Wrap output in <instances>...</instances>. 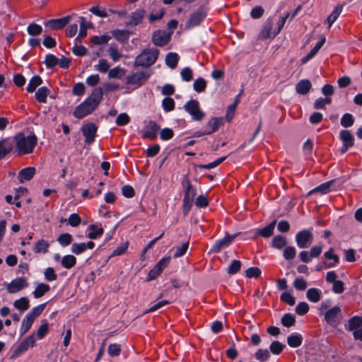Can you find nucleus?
<instances>
[{
	"instance_id": "f257e3e1",
	"label": "nucleus",
	"mask_w": 362,
	"mask_h": 362,
	"mask_svg": "<svg viewBox=\"0 0 362 362\" xmlns=\"http://www.w3.org/2000/svg\"><path fill=\"white\" fill-rule=\"evenodd\" d=\"M102 97V88H95L90 96L76 107L74 112V117L78 119H81L91 113L100 103Z\"/></svg>"
},
{
	"instance_id": "f03ea898",
	"label": "nucleus",
	"mask_w": 362,
	"mask_h": 362,
	"mask_svg": "<svg viewBox=\"0 0 362 362\" xmlns=\"http://www.w3.org/2000/svg\"><path fill=\"white\" fill-rule=\"evenodd\" d=\"M14 146L18 155L30 154L37 144V138L34 134L26 135L19 132L13 136Z\"/></svg>"
},
{
	"instance_id": "7ed1b4c3",
	"label": "nucleus",
	"mask_w": 362,
	"mask_h": 362,
	"mask_svg": "<svg viewBox=\"0 0 362 362\" xmlns=\"http://www.w3.org/2000/svg\"><path fill=\"white\" fill-rule=\"evenodd\" d=\"M289 13H286L278 21H276L274 16L269 17L263 25L259 33V37L262 39L275 37L284 28Z\"/></svg>"
},
{
	"instance_id": "20e7f679",
	"label": "nucleus",
	"mask_w": 362,
	"mask_h": 362,
	"mask_svg": "<svg viewBox=\"0 0 362 362\" xmlns=\"http://www.w3.org/2000/svg\"><path fill=\"white\" fill-rule=\"evenodd\" d=\"M158 55L157 49H146L139 54L134 62L136 66H148L153 64Z\"/></svg>"
},
{
	"instance_id": "39448f33",
	"label": "nucleus",
	"mask_w": 362,
	"mask_h": 362,
	"mask_svg": "<svg viewBox=\"0 0 362 362\" xmlns=\"http://www.w3.org/2000/svg\"><path fill=\"white\" fill-rule=\"evenodd\" d=\"M184 109L194 121H201L205 117V113L201 109L199 103L197 100H190L187 102L184 105Z\"/></svg>"
},
{
	"instance_id": "423d86ee",
	"label": "nucleus",
	"mask_w": 362,
	"mask_h": 362,
	"mask_svg": "<svg viewBox=\"0 0 362 362\" xmlns=\"http://www.w3.org/2000/svg\"><path fill=\"white\" fill-rule=\"evenodd\" d=\"M151 74L148 71L132 73L127 77L126 83L132 86L134 88H138L146 83Z\"/></svg>"
},
{
	"instance_id": "0eeeda50",
	"label": "nucleus",
	"mask_w": 362,
	"mask_h": 362,
	"mask_svg": "<svg viewBox=\"0 0 362 362\" xmlns=\"http://www.w3.org/2000/svg\"><path fill=\"white\" fill-rule=\"evenodd\" d=\"M312 229H305L298 232L295 239L299 248H308L313 241V234Z\"/></svg>"
},
{
	"instance_id": "6e6552de",
	"label": "nucleus",
	"mask_w": 362,
	"mask_h": 362,
	"mask_svg": "<svg viewBox=\"0 0 362 362\" xmlns=\"http://www.w3.org/2000/svg\"><path fill=\"white\" fill-rule=\"evenodd\" d=\"M170 262V257H164L151 269L148 274L147 281H150L156 279L169 264Z\"/></svg>"
},
{
	"instance_id": "1a4fd4ad",
	"label": "nucleus",
	"mask_w": 362,
	"mask_h": 362,
	"mask_svg": "<svg viewBox=\"0 0 362 362\" xmlns=\"http://www.w3.org/2000/svg\"><path fill=\"white\" fill-rule=\"evenodd\" d=\"M28 282L25 277H18L6 284V290L9 293H16L27 288Z\"/></svg>"
},
{
	"instance_id": "9d476101",
	"label": "nucleus",
	"mask_w": 362,
	"mask_h": 362,
	"mask_svg": "<svg viewBox=\"0 0 362 362\" xmlns=\"http://www.w3.org/2000/svg\"><path fill=\"white\" fill-rule=\"evenodd\" d=\"M35 341L36 339L34 333L27 337L21 341V343L15 350L13 353V357H18L26 351L29 348L33 347L35 346Z\"/></svg>"
},
{
	"instance_id": "9b49d317",
	"label": "nucleus",
	"mask_w": 362,
	"mask_h": 362,
	"mask_svg": "<svg viewBox=\"0 0 362 362\" xmlns=\"http://www.w3.org/2000/svg\"><path fill=\"white\" fill-rule=\"evenodd\" d=\"M160 127L154 122H148L143 129V137L153 140L157 137Z\"/></svg>"
},
{
	"instance_id": "f8f14e48",
	"label": "nucleus",
	"mask_w": 362,
	"mask_h": 362,
	"mask_svg": "<svg viewBox=\"0 0 362 362\" xmlns=\"http://www.w3.org/2000/svg\"><path fill=\"white\" fill-rule=\"evenodd\" d=\"M206 16L205 11L203 8H199L190 16L186 24L187 28H191L197 26L205 18Z\"/></svg>"
},
{
	"instance_id": "ddd939ff",
	"label": "nucleus",
	"mask_w": 362,
	"mask_h": 362,
	"mask_svg": "<svg viewBox=\"0 0 362 362\" xmlns=\"http://www.w3.org/2000/svg\"><path fill=\"white\" fill-rule=\"evenodd\" d=\"M82 132L86 137V141L88 144L92 143L95 137L97 127L93 123H88L82 127Z\"/></svg>"
},
{
	"instance_id": "4468645a",
	"label": "nucleus",
	"mask_w": 362,
	"mask_h": 362,
	"mask_svg": "<svg viewBox=\"0 0 362 362\" xmlns=\"http://www.w3.org/2000/svg\"><path fill=\"white\" fill-rule=\"evenodd\" d=\"M341 140L343 142V147L341 148V153H344L349 147H351L354 143V138L348 130H341L339 134Z\"/></svg>"
},
{
	"instance_id": "2eb2a0df",
	"label": "nucleus",
	"mask_w": 362,
	"mask_h": 362,
	"mask_svg": "<svg viewBox=\"0 0 362 362\" xmlns=\"http://www.w3.org/2000/svg\"><path fill=\"white\" fill-rule=\"evenodd\" d=\"M341 309L338 306L333 307L325 313V318L327 322L331 325H335L339 319Z\"/></svg>"
},
{
	"instance_id": "dca6fc26",
	"label": "nucleus",
	"mask_w": 362,
	"mask_h": 362,
	"mask_svg": "<svg viewBox=\"0 0 362 362\" xmlns=\"http://www.w3.org/2000/svg\"><path fill=\"white\" fill-rule=\"evenodd\" d=\"M170 35L165 31L158 30L153 35V42L157 46L165 45L170 40Z\"/></svg>"
},
{
	"instance_id": "f3484780",
	"label": "nucleus",
	"mask_w": 362,
	"mask_h": 362,
	"mask_svg": "<svg viewBox=\"0 0 362 362\" xmlns=\"http://www.w3.org/2000/svg\"><path fill=\"white\" fill-rule=\"evenodd\" d=\"M95 247V243L93 241L88 243H73L71 245V251L75 255H81L86 250H92Z\"/></svg>"
},
{
	"instance_id": "a211bd4d",
	"label": "nucleus",
	"mask_w": 362,
	"mask_h": 362,
	"mask_svg": "<svg viewBox=\"0 0 362 362\" xmlns=\"http://www.w3.org/2000/svg\"><path fill=\"white\" fill-rule=\"evenodd\" d=\"M87 237L91 240L97 239L102 236L104 233L103 228L100 224L95 223L88 226L87 228Z\"/></svg>"
},
{
	"instance_id": "6ab92c4d",
	"label": "nucleus",
	"mask_w": 362,
	"mask_h": 362,
	"mask_svg": "<svg viewBox=\"0 0 362 362\" xmlns=\"http://www.w3.org/2000/svg\"><path fill=\"white\" fill-rule=\"evenodd\" d=\"M221 125H223L222 117H213L210 119L206 124L205 134H211L216 132Z\"/></svg>"
},
{
	"instance_id": "aec40b11",
	"label": "nucleus",
	"mask_w": 362,
	"mask_h": 362,
	"mask_svg": "<svg viewBox=\"0 0 362 362\" xmlns=\"http://www.w3.org/2000/svg\"><path fill=\"white\" fill-rule=\"evenodd\" d=\"M35 168L33 167H28L22 169L18 175V179L21 183L30 180L35 174Z\"/></svg>"
},
{
	"instance_id": "412c9836",
	"label": "nucleus",
	"mask_w": 362,
	"mask_h": 362,
	"mask_svg": "<svg viewBox=\"0 0 362 362\" xmlns=\"http://www.w3.org/2000/svg\"><path fill=\"white\" fill-rule=\"evenodd\" d=\"M69 17L50 20L46 23V25L52 30H59L64 28L69 23Z\"/></svg>"
},
{
	"instance_id": "4be33fe9",
	"label": "nucleus",
	"mask_w": 362,
	"mask_h": 362,
	"mask_svg": "<svg viewBox=\"0 0 362 362\" xmlns=\"http://www.w3.org/2000/svg\"><path fill=\"white\" fill-rule=\"evenodd\" d=\"M233 238L231 236H226L223 238L218 240L212 246L211 251L213 252H220L221 249L226 247L230 245V243L232 242Z\"/></svg>"
},
{
	"instance_id": "5701e85b",
	"label": "nucleus",
	"mask_w": 362,
	"mask_h": 362,
	"mask_svg": "<svg viewBox=\"0 0 362 362\" xmlns=\"http://www.w3.org/2000/svg\"><path fill=\"white\" fill-rule=\"evenodd\" d=\"M325 42V38L322 37L319 42H317L315 46L310 51V52L301 59L302 64H306L311 59H313L317 53L319 49L322 47Z\"/></svg>"
},
{
	"instance_id": "b1692460",
	"label": "nucleus",
	"mask_w": 362,
	"mask_h": 362,
	"mask_svg": "<svg viewBox=\"0 0 362 362\" xmlns=\"http://www.w3.org/2000/svg\"><path fill=\"white\" fill-rule=\"evenodd\" d=\"M324 256L325 258L329 261L325 263L326 267H334L339 262V257L334 253L333 248H329V250L324 254Z\"/></svg>"
},
{
	"instance_id": "393cba45",
	"label": "nucleus",
	"mask_w": 362,
	"mask_h": 362,
	"mask_svg": "<svg viewBox=\"0 0 362 362\" xmlns=\"http://www.w3.org/2000/svg\"><path fill=\"white\" fill-rule=\"evenodd\" d=\"M49 243L44 239L38 240L34 245L33 251L37 254H45L48 252Z\"/></svg>"
},
{
	"instance_id": "a878e982",
	"label": "nucleus",
	"mask_w": 362,
	"mask_h": 362,
	"mask_svg": "<svg viewBox=\"0 0 362 362\" xmlns=\"http://www.w3.org/2000/svg\"><path fill=\"white\" fill-rule=\"evenodd\" d=\"M322 296V291L317 288H309L306 292L308 300L313 303H317L320 300Z\"/></svg>"
},
{
	"instance_id": "bb28decb",
	"label": "nucleus",
	"mask_w": 362,
	"mask_h": 362,
	"mask_svg": "<svg viewBox=\"0 0 362 362\" xmlns=\"http://www.w3.org/2000/svg\"><path fill=\"white\" fill-rule=\"evenodd\" d=\"M312 87L310 81L308 79L300 80L296 86V90L298 93L300 95H305L308 93Z\"/></svg>"
},
{
	"instance_id": "cd10ccee",
	"label": "nucleus",
	"mask_w": 362,
	"mask_h": 362,
	"mask_svg": "<svg viewBox=\"0 0 362 362\" xmlns=\"http://www.w3.org/2000/svg\"><path fill=\"white\" fill-rule=\"evenodd\" d=\"M288 344L293 348L300 346L303 342V337L300 334L294 332L288 337Z\"/></svg>"
},
{
	"instance_id": "c85d7f7f",
	"label": "nucleus",
	"mask_w": 362,
	"mask_h": 362,
	"mask_svg": "<svg viewBox=\"0 0 362 362\" xmlns=\"http://www.w3.org/2000/svg\"><path fill=\"white\" fill-rule=\"evenodd\" d=\"M50 289L48 284L45 283H39L37 284L35 290L33 291V295L35 298H40L43 296Z\"/></svg>"
},
{
	"instance_id": "c756f323",
	"label": "nucleus",
	"mask_w": 362,
	"mask_h": 362,
	"mask_svg": "<svg viewBox=\"0 0 362 362\" xmlns=\"http://www.w3.org/2000/svg\"><path fill=\"white\" fill-rule=\"evenodd\" d=\"M13 306L20 312L27 310L30 307V301L26 297H21L13 302Z\"/></svg>"
},
{
	"instance_id": "7c9ffc66",
	"label": "nucleus",
	"mask_w": 362,
	"mask_h": 362,
	"mask_svg": "<svg viewBox=\"0 0 362 362\" xmlns=\"http://www.w3.org/2000/svg\"><path fill=\"white\" fill-rule=\"evenodd\" d=\"M13 148L12 144L8 139L0 141V159L4 158Z\"/></svg>"
},
{
	"instance_id": "2f4dec72",
	"label": "nucleus",
	"mask_w": 362,
	"mask_h": 362,
	"mask_svg": "<svg viewBox=\"0 0 362 362\" xmlns=\"http://www.w3.org/2000/svg\"><path fill=\"white\" fill-rule=\"evenodd\" d=\"M61 264L66 269H71L76 264V258L72 255H66L62 258Z\"/></svg>"
},
{
	"instance_id": "473e14b6",
	"label": "nucleus",
	"mask_w": 362,
	"mask_h": 362,
	"mask_svg": "<svg viewBox=\"0 0 362 362\" xmlns=\"http://www.w3.org/2000/svg\"><path fill=\"white\" fill-rule=\"evenodd\" d=\"M46 307V303H42L38 305L35 307H33L27 314L26 315L31 318L33 321L39 317Z\"/></svg>"
},
{
	"instance_id": "72a5a7b5",
	"label": "nucleus",
	"mask_w": 362,
	"mask_h": 362,
	"mask_svg": "<svg viewBox=\"0 0 362 362\" xmlns=\"http://www.w3.org/2000/svg\"><path fill=\"white\" fill-rule=\"evenodd\" d=\"M195 195L196 190L193 188L191 184L187 183V185L185 188V196L183 199L185 205L186 206L187 204H189V202H192Z\"/></svg>"
},
{
	"instance_id": "f704fd0d",
	"label": "nucleus",
	"mask_w": 362,
	"mask_h": 362,
	"mask_svg": "<svg viewBox=\"0 0 362 362\" xmlns=\"http://www.w3.org/2000/svg\"><path fill=\"white\" fill-rule=\"evenodd\" d=\"M34 321L26 315L23 317L20 327V335L23 336L31 328Z\"/></svg>"
},
{
	"instance_id": "c9c22d12",
	"label": "nucleus",
	"mask_w": 362,
	"mask_h": 362,
	"mask_svg": "<svg viewBox=\"0 0 362 362\" xmlns=\"http://www.w3.org/2000/svg\"><path fill=\"white\" fill-rule=\"evenodd\" d=\"M90 27V23L86 21L84 17L80 18V30L76 40L84 38L87 35V29Z\"/></svg>"
},
{
	"instance_id": "e433bc0d",
	"label": "nucleus",
	"mask_w": 362,
	"mask_h": 362,
	"mask_svg": "<svg viewBox=\"0 0 362 362\" xmlns=\"http://www.w3.org/2000/svg\"><path fill=\"white\" fill-rule=\"evenodd\" d=\"M343 9V5H337L334 10L332 12V13L327 17V21L329 24V28H330L332 24L337 21L339 15L341 14Z\"/></svg>"
},
{
	"instance_id": "4c0bfd02",
	"label": "nucleus",
	"mask_w": 362,
	"mask_h": 362,
	"mask_svg": "<svg viewBox=\"0 0 362 362\" xmlns=\"http://www.w3.org/2000/svg\"><path fill=\"white\" fill-rule=\"evenodd\" d=\"M178 60L179 56L175 52L168 53L165 57V63L171 69H175L177 66Z\"/></svg>"
},
{
	"instance_id": "58836bf2",
	"label": "nucleus",
	"mask_w": 362,
	"mask_h": 362,
	"mask_svg": "<svg viewBox=\"0 0 362 362\" xmlns=\"http://www.w3.org/2000/svg\"><path fill=\"white\" fill-rule=\"evenodd\" d=\"M125 72L124 69L120 66H116L109 71L108 78L120 79L125 75Z\"/></svg>"
},
{
	"instance_id": "ea45409f",
	"label": "nucleus",
	"mask_w": 362,
	"mask_h": 362,
	"mask_svg": "<svg viewBox=\"0 0 362 362\" xmlns=\"http://www.w3.org/2000/svg\"><path fill=\"white\" fill-rule=\"evenodd\" d=\"M332 184V181L322 183L320 185L314 188L313 189L310 190L308 194H311L315 193V192H320L322 194H327L329 192V188H330Z\"/></svg>"
},
{
	"instance_id": "a19ab883",
	"label": "nucleus",
	"mask_w": 362,
	"mask_h": 362,
	"mask_svg": "<svg viewBox=\"0 0 362 362\" xmlns=\"http://www.w3.org/2000/svg\"><path fill=\"white\" fill-rule=\"evenodd\" d=\"M49 92V90L46 87L43 86L40 88L35 93V99L39 103H45Z\"/></svg>"
},
{
	"instance_id": "79ce46f5",
	"label": "nucleus",
	"mask_w": 362,
	"mask_h": 362,
	"mask_svg": "<svg viewBox=\"0 0 362 362\" xmlns=\"http://www.w3.org/2000/svg\"><path fill=\"white\" fill-rule=\"evenodd\" d=\"M42 83V78L39 76H34L31 78L27 86V91L29 93L33 92Z\"/></svg>"
},
{
	"instance_id": "37998d69",
	"label": "nucleus",
	"mask_w": 362,
	"mask_h": 362,
	"mask_svg": "<svg viewBox=\"0 0 362 362\" xmlns=\"http://www.w3.org/2000/svg\"><path fill=\"white\" fill-rule=\"evenodd\" d=\"M110 67V63L105 59H99L98 64L94 66L95 70L100 73H106L109 70Z\"/></svg>"
},
{
	"instance_id": "c03bdc74",
	"label": "nucleus",
	"mask_w": 362,
	"mask_h": 362,
	"mask_svg": "<svg viewBox=\"0 0 362 362\" xmlns=\"http://www.w3.org/2000/svg\"><path fill=\"white\" fill-rule=\"evenodd\" d=\"M275 225L276 221H272L271 223H269L267 226L264 227L261 230H259V235L264 238L270 237L274 233Z\"/></svg>"
},
{
	"instance_id": "a18cd8bd",
	"label": "nucleus",
	"mask_w": 362,
	"mask_h": 362,
	"mask_svg": "<svg viewBox=\"0 0 362 362\" xmlns=\"http://www.w3.org/2000/svg\"><path fill=\"white\" fill-rule=\"evenodd\" d=\"M286 239L281 235H276L273 238L272 245L276 249H281L286 245Z\"/></svg>"
},
{
	"instance_id": "49530a36",
	"label": "nucleus",
	"mask_w": 362,
	"mask_h": 362,
	"mask_svg": "<svg viewBox=\"0 0 362 362\" xmlns=\"http://www.w3.org/2000/svg\"><path fill=\"white\" fill-rule=\"evenodd\" d=\"M144 17V11H138L132 13L128 24L130 25H136L139 24Z\"/></svg>"
},
{
	"instance_id": "de8ad7c7",
	"label": "nucleus",
	"mask_w": 362,
	"mask_h": 362,
	"mask_svg": "<svg viewBox=\"0 0 362 362\" xmlns=\"http://www.w3.org/2000/svg\"><path fill=\"white\" fill-rule=\"evenodd\" d=\"M27 31L30 35H40L42 32V27L38 24L33 23L28 26Z\"/></svg>"
},
{
	"instance_id": "09e8293b",
	"label": "nucleus",
	"mask_w": 362,
	"mask_h": 362,
	"mask_svg": "<svg viewBox=\"0 0 362 362\" xmlns=\"http://www.w3.org/2000/svg\"><path fill=\"white\" fill-rule=\"evenodd\" d=\"M206 87V81L203 78H197L194 83L193 88L194 90L197 93L204 92Z\"/></svg>"
},
{
	"instance_id": "8fccbe9b",
	"label": "nucleus",
	"mask_w": 362,
	"mask_h": 362,
	"mask_svg": "<svg viewBox=\"0 0 362 362\" xmlns=\"http://www.w3.org/2000/svg\"><path fill=\"white\" fill-rule=\"evenodd\" d=\"M110 39L111 37L109 35L105 34L100 36H93L91 37L90 41L95 45H101L107 43Z\"/></svg>"
},
{
	"instance_id": "3c124183",
	"label": "nucleus",
	"mask_w": 362,
	"mask_h": 362,
	"mask_svg": "<svg viewBox=\"0 0 362 362\" xmlns=\"http://www.w3.org/2000/svg\"><path fill=\"white\" fill-rule=\"evenodd\" d=\"M331 103L332 98L329 97L319 98L314 103V108L316 110L324 109L327 105H329Z\"/></svg>"
},
{
	"instance_id": "603ef678",
	"label": "nucleus",
	"mask_w": 362,
	"mask_h": 362,
	"mask_svg": "<svg viewBox=\"0 0 362 362\" xmlns=\"http://www.w3.org/2000/svg\"><path fill=\"white\" fill-rule=\"evenodd\" d=\"M349 329L352 332L361 328V327H362V317L358 316L352 317L349 321Z\"/></svg>"
},
{
	"instance_id": "864d4df0",
	"label": "nucleus",
	"mask_w": 362,
	"mask_h": 362,
	"mask_svg": "<svg viewBox=\"0 0 362 362\" xmlns=\"http://www.w3.org/2000/svg\"><path fill=\"white\" fill-rule=\"evenodd\" d=\"M49 332L48 323L45 322L38 328L35 335V339H42Z\"/></svg>"
},
{
	"instance_id": "5fc2aeb1",
	"label": "nucleus",
	"mask_w": 362,
	"mask_h": 362,
	"mask_svg": "<svg viewBox=\"0 0 362 362\" xmlns=\"http://www.w3.org/2000/svg\"><path fill=\"white\" fill-rule=\"evenodd\" d=\"M354 118L350 113L344 114L341 118V125L344 127H350L354 124Z\"/></svg>"
},
{
	"instance_id": "6e6d98bb",
	"label": "nucleus",
	"mask_w": 362,
	"mask_h": 362,
	"mask_svg": "<svg viewBox=\"0 0 362 362\" xmlns=\"http://www.w3.org/2000/svg\"><path fill=\"white\" fill-rule=\"evenodd\" d=\"M57 241L62 247H66L71 244L72 236L69 233H63L57 238Z\"/></svg>"
},
{
	"instance_id": "4d7b16f0",
	"label": "nucleus",
	"mask_w": 362,
	"mask_h": 362,
	"mask_svg": "<svg viewBox=\"0 0 362 362\" xmlns=\"http://www.w3.org/2000/svg\"><path fill=\"white\" fill-rule=\"evenodd\" d=\"M162 106L165 112H170L175 108V101L171 98H165L162 101Z\"/></svg>"
},
{
	"instance_id": "13d9d810",
	"label": "nucleus",
	"mask_w": 362,
	"mask_h": 362,
	"mask_svg": "<svg viewBox=\"0 0 362 362\" xmlns=\"http://www.w3.org/2000/svg\"><path fill=\"white\" fill-rule=\"evenodd\" d=\"M130 122V117L127 113H120L116 118L115 122L118 126H125Z\"/></svg>"
},
{
	"instance_id": "bf43d9fd",
	"label": "nucleus",
	"mask_w": 362,
	"mask_h": 362,
	"mask_svg": "<svg viewBox=\"0 0 362 362\" xmlns=\"http://www.w3.org/2000/svg\"><path fill=\"white\" fill-rule=\"evenodd\" d=\"M189 247V243L186 242L182 243L181 245L176 247L175 252L174 254L175 258H178L183 256L187 252Z\"/></svg>"
},
{
	"instance_id": "052dcab7",
	"label": "nucleus",
	"mask_w": 362,
	"mask_h": 362,
	"mask_svg": "<svg viewBox=\"0 0 362 362\" xmlns=\"http://www.w3.org/2000/svg\"><path fill=\"white\" fill-rule=\"evenodd\" d=\"M296 250L293 246L286 247L284 250L283 256L286 259H293L296 257Z\"/></svg>"
},
{
	"instance_id": "680f3d73",
	"label": "nucleus",
	"mask_w": 362,
	"mask_h": 362,
	"mask_svg": "<svg viewBox=\"0 0 362 362\" xmlns=\"http://www.w3.org/2000/svg\"><path fill=\"white\" fill-rule=\"evenodd\" d=\"M45 279L48 281H53L57 279V275L52 267H47L44 272Z\"/></svg>"
},
{
	"instance_id": "e2e57ef3",
	"label": "nucleus",
	"mask_w": 362,
	"mask_h": 362,
	"mask_svg": "<svg viewBox=\"0 0 362 362\" xmlns=\"http://www.w3.org/2000/svg\"><path fill=\"white\" fill-rule=\"evenodd\" d=\"M45 65L47 68H52L58 64V59L54 54H47L45 60Z\"/></svg>"
},
{
	"instance_id": "0e129e2a",
	"label": "nucleus",
	"mask_w": 362,
	"mask_h": 362,
	"mask_svg": "<svg viewBox=\"0 0 362 362\" xmlns=\"http://www.w3.org/2000/svg\"><path fill=\"white\" fill-rule=\"evenodd\" d=\"M295 322V317L291 314L284 315L281 319L283 325L287 327L293 326Z\"/></svg>"
},
{
	"instance_id": "69168bd1",
	"label": "nucleus",
	"mask_w": 362,
	"mask_h": 362,
	"mask_svg": "<svg viewBox=\"0 0 362 362\" xmlns=\"http://www.w3.org/2000/svg\"><path fill=\"white\" fill-rule=\"evenodd\" d=\"M174 136V132L172 129L164 128L160 132V137L163 141H168L172 139Z\"/></svg>"
},
{
	"instance_id": "338daca9",
	"label": "nucleus",
	"mask_w": 362,
	"mask_h": 362,
	"mask_svg": "<svg viewBox=\"0 0 362 362\" xmlns=\"http://www.w3.org/2000/svg\"><path fill=\"white\" fill-rule=\"evenodd\" d=\"M107 352L111 356H119L121 352L120 345L118 344H111L109 345Z\"/></svg>"
},
{
	"instance_id": "774afa93",
	"label": "nucleus",
	"mask_w": 362,
	"mask_h": 362,
	"mask_svg": "<svg viewBox=\"0 0 362 362\" xmlns=\"http://www.w3.org/2000/svg\"><path fill=\"white\" fill-rule=\"evenodd\" d=\"M281 300L289 305H293L296 303L295 298L288 292H284L281 295Z\"/></svg>"
}]
</instances>
